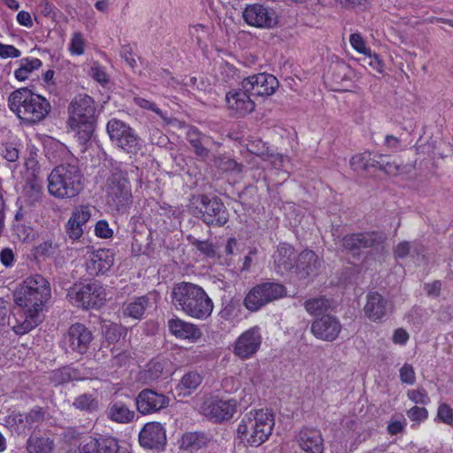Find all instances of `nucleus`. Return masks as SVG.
Masks as SVG:
<instances>
[{
  "mask_svg": "<svg viewBox=\"0 0 453 453\" xmlns=\"http://www.w3.org/2000/svg\"><path fill=\"white\" fill-rule=\"evenodd\" d=\"M50 296V284L39 273L28 276L16 288L13 300L17 307L8 324L17 335L27 334L42 321L41 313Z\"/></svg>",
  "mask_w": 453,
  "mask_h": 453,
  "instance_id": "obj_1",
  "label": "nucleus"
},
{
  "mask_svg": "<svg viewBox=\"0 0 453 453\" xmlns=\"http://www.w3.org/2000/svg\"><path fill=\"white\" fill-rule=\"evenodd\" d=\"M279 86L275 76L265 73L254 74L242 81L241 90L226 93V101L230 110L251 113L256 102L251 96L265 97L273 95Z\"/></svg>",
  "mask_w": 453,
  "mask_h": 453,
  "instance_id": "obj_2",
  "label": "nucleus"
},
{
  "mask_svg": "<svg viewBox=\"0 0 453 453\" xmlns=\"http://www.w3.org/2000/svg\"><path fill=\"white\" fill-rule=\"evenodd\" d=\"M172 301L177 309L197 319H207L213 310V303L203 288L191 282L176 284L172 290Z\"/></svg>",
  "mask_w": 453,
  "mask_h": 453,
  "instance_id": "obj_3",
  "label": "nucleus"
},
{
  "mask_svg": "<svg viewBox=\"0 0 453 453\" xmlns=\"http://www.w3.org/2000/svg\"><path fill=\"white\" fill-rule=\"evenodd\" d=\"M83 180L82 172L77 164H61L48 176V191L55 198L72 199L83 189Z\"/></svg>",
  "mask_w": 453,
  "mask_h": 453,
  "instance_id": "obj_4",
  "label": "nucleus"
},
{
  "mask_svg": "<svg viewBox=\"0 0 453 453\" xmlns=\"http://www.w3.org/2000/svg\"><path fill=\"white\" fill-rule=\"evenodd\" d=\"M273 426V414L268 410H257L244 415L238 425L237 435L250 446L258 447L272 434Z\"/></svg>",
  "mask_w": 453,
  "mask_h": 453,
  "instance_id": "obj_5",
  "label": "nucleus"
},
{
  "mask_svg": "<svg viewBox=\"0 0 453 453\" xmlns=\"http://www.w3.org/2000/svg\"><path fill=\"white\" fill-rule=\"evenodd\" d=\"M106 202L109 207L117 211L125 212L132 203L131 187L127 172L120 166H115L105 184Z\"/></svg>",
  "mask_w": 453,
  "mask_h": 453,
  "instance_id": "obj_6",
  "label": "nucleus"
},
{
  "mask_svg": "<svg viewBox=\"0 0 453 453\" xmlns=\"http://www.w3.org/2000/svg\"><path fill=\"white\" fill-rule=\"evenodd\" d=\"M387 236L382 232L366 231L345 234L342 239L344 250L352 256H359L364 250L372 254L381 255L387 252L385 242Z\"/></svg>",
  "mask_w": 453,
  "mask_h": 453,
  "instance_id": "obj_7",
  "label": "nucleus"
},
{
  "mask_svg": "<svg viewBox=\"0 0 453 453\" xmlns=\"http://www.w3.org/2000/svg\"><path fill=\"white\" fill-rule=\"evenodd\" d=\"M67 296L72 303L83 309L100 307L106 299L104 287L96 282L75 284L69 289Z\"/></svg>",
  "mask_w": 453,
  "mask_h": 453,
  "instance_id": "obj_8",
  "label": "nucleus"
},
{
  "mask_svg": "<svg viewBox=\"0 0 453 453\" xmlns=\"http://www.w3.org/2000/svg\"><path fill=\"white\" fill-rule=\"evenodd\" d=\"M12 111L16 113H50V103L40 95L33 94L27 88L17 89L9 96Z\"/></svg>",
  "mask_w": 453,
  "mask_h": 453,
  "instance_id": "obj_9",
  "label": "nucleus"
},
{
  "mask_svg": "<svg viewBox=\"0 0 453 453\" xmlns=\"http://www.w3.org/2000/svg\"><path fill=\"white\" fill-rule=\"evenodd\" d=\"M286 288L276 282H265L254 287L244 299L246 308L251 311L259 310L266 303L283 297Z\"/></svg>",
  "mask_w": 453,
  "mask_h": 453,
  "instance_id": "obj_10",
  "label": "nucleus"
},
{
  "mask_svg": "<svg viewBox=\"0 0 453 453\" xmlns=\"http://www.w3.org/2000/svg\"><path fill=\"white\" fill-rule=\"evenodd\" d=\"M197 202H199V205L196 209H198L200 218L208 226H221L228 221V211L220 199L209 198L207 196L202 195L198 196Z\"/></svg>",
  "mask_w": 453,
  "mask_h": 453,
  "instance_id": "obj_11",
  "label": "nucleus"
},
{
  "mask_svg": "<svg viewBox=\"0 0 453 453\" xmlns=\"http://www.w3.org/2000/svg\"><path fill=\"white\" fill-rule=\"evenodd\" d=\"M107 131L111 140L117 142L119 148L129 154H136L141 144L131 127L119 119H112L107 124Z\"/></svg>",
  "mask_w": 453,
  "mask_h": 453,
  "instance_id": "obj_12",
  "label": "nucleus"
},
{
  "mask_svg": "<svg viewBox=\"0 0 453 453\" xmlns=\"http://www.w3.org/2000/svg\"><path fill=\"white\" fill-rule=\"evenodd\" d=\"M242 17L247 24L256 27L273 28L278 24L276 12L265 4H248L242 12Z\"/></svg>",
  "mask_w": 453,
  "mask_h": 453,
  "instance_id": "obj_13",
  "label": "nucleus"
},
{
  "mask_svg": "<svg viewBox=\"0 0 453 453\" xmlns=\"http://www.w3.org/2000/svg\"><path fill=\"white\" fill-rule=\"evenodd\" d=\"M236 409L237 402L234 399L211 398L202 404L201 412L209 419L219 423L232 418Z\"/></svg>",
  "mask_w": 453,
  "mask_h": 453,
  "instance_id": "obj_14",
  "label": "nucleus"
},
{
  "mask_svg": "<svg viewBox=\"0 0 453 453\" xmlns=\"http://www.w3.org/2000/svg\"><path fill=\"white\" fill-rule=\"evenodd\" d=\"M93 335L91 331L81 323L72 325L64 338L66 349L84 354L89 348Z\"/></svg>",
  "mask_w": 453,
  "mask_h": 453,
  "instance_id": "obj_15",
  "label": "nucleus"
},
{
  "mask_svg": "<svg viewBox=\"0 0 453 453\" xmlns=\"http://www.w3.org/2000/svg\"><path fill=\"white\" fill-rule=\"evenodd\" d=\"M169 402L170 399L165 395L154 389L145 388L136 396V408L142 415L151 414L166 408Z\"/></svg>",
  "mask_w": 453,
  "mask_h": 453,
  "instance_id": "obj_16",
  "label": "nucleus"
},
{
  "mask_svg": "<svg viewBox=\"0 0 453 453\" xmlns=\"http://www.w3.org/2000/svg\"><path fill=\"white\" fill-rule=\"evenodd\" d=\"M261 342L262 336L259 327H251L237 338L234 344V354L242 359L250 358L257 352Z\"/></svg>",
  "mask_w": 453,
  "mask_h": 453,
  "instance_id": "obj_17",
  "label": "nucleus"
},
{
  "mask_svg": "<svg viewBox=\"0 0 453 453\" xmlns=\"http://www.w3.org/2000/svg\"><path fill=\"white\" fill-rule=\"evenodd\" d=\"M393 311V304L377 291L366 295V303L364 307L365 316L372 321H380L385 316Z\"/></svg>",
  "mask_w": 453,
  "mask_h": 453,
  "instance_id": "obj_18",
  "label": "nucleus"
},
{
  "mask_svg": "<svg viewBox=\"0 0 453 453\" xmlns=\"http://www.w3.org/2000/svg\"><path fill=\"white\" fill-rule=\"evenodd\" d=\"M311 330L317 338L333 342L338 337L342 325L337 318L324 315L312 322Z\"/></svg>",
  "mask_w": 453,
  "mask_h": 453,
  "instance_id": "obj_19",
  "label": "nucleus"
},
{
  "mask_svg": "<svg viewBox=\"0 0 453 453\" xmlns=\"http://www.w3.org/2000/svg\"><path fill=\"white\" fill-rule=\"evenodd\" d=\"M140 444L148 449H162L166 442L165 431L158 422L147 423L139 434Z\"/></svg>",
  "mask_w": 453,
  "mask_h": 453,
  "instance_id": "obj_20",
  "label": "nucleus"
},
{
  "mask_svg": "<svg viewBox=\"0 0 453 453\" xmlns=\"http://www.w3.org/2000/svg\"><path fill=\"white\" fill-rule=\"evenodd\" d=\"M69 132L78 137L81 143L88 142L95 130V115H71L67 121Z\"/></svg>",
  "mask_w": 453,
  "mask_h": 453,
  "instance_id": "obj_21",
  "label": "nucleus"
},
{
  "mask_svg": "<svg viewBox=\"0 0 453 453\" xmlns=\"http://www.w3.org/2000/svg\"><path fill=\"white\" fill-rule=\"evenodd\" d=\"M273 258L274 270L280 275L287 274L293 269L296 270L297 256L295 249L289 244H280Z\"/></svg>",
  "mask_w": 453,
  "mask_h": 453,
  "instance_id": "obj_22",
  "label": "nucleus"
},
{
  "mask_svg": "<svg viewBox=\"0 0 453 453\" xmlns=\"http://www.w3.org/2000/svg\"><path fill=\"white\" fill-rule=\"evenodd\" d=\"M296 440L300 449L307 453H324V440L318 429L303 428Z\"/></svg>",
  "mask_w": 453,
  "mask_h": 453,
  "instance_id": "obj_23",
  "label": "nucleus"
},
{
  "mask_svg": "<svg viewBox=\"0 0 453 453\" xmlns=\"http://www.w3.org/2000/svg\"><path fill=\"white\" fill-rule=\"evenodd\" d=\"M114 257L111 250L100 249L93 252L87 262V272L91 276L103 274L113 265Z\"/></svg>",
  "mask_w": 453,
  "mask_h": 453,
  "instance_id": "obj_24",
  "label": "nucleus"
},
{
  "mask_svg": "<svg viewBox=\"0 0 453 453\" xmlns=\"http://www.w3.org/2000/svg\"><path fill=\"white\" fill-rule=\"evenodd\" d=\"M118 441L111 437L92 438L86 442L81 453H119Z\"/></svg>",
  "mask_w": 453,
  "mask_h": 453,
  "instance_id": "obj_25",
  "label": "nucleus"
},
{
  "mask_svg": "<svg viewBox=\"0 0 453 453\" xmlns=\"http://www.w3.org/2000/svg\"><path fill=\"white\" fill-rule=\"evenodd\" d=\"M168 328L172 334L180 339L197 340L202 335L201 330L196 326L178 318L168 321Z\"/></svg>",
  "mask_w": 453,
  "mask_h": 453,
  "instance_id": "obj_26",
  "label": "nucleus"
},
{
  "mask_svg": "<svg viewBox=\"0 0 453 453\" xmlns=\"http://www.w3.org/2000/svg\"><path fill=\"white\" fill-rule=\"evenodd\" d=\"M319 265L318 256L312 250H303L297 257L296 273L300 278H306L315 273Z\"/></svg>",
  "mask_w": 453,
  "mask_h": 453,
  "instance_id": "obj_27",
  "label": "nucleus"
},
{
  "mask_svg": "<svg viewBox=\"0 0 453 453\" xmlns=\"http://www.w3.org/2000/svg\"><path fill=\"white\" fill-rule=\"evenodd\" d=\"M134 416V411L120 402L111 403L108 409V418L118 423L131 422Z\"/></svg>",
  "mask_w": 453,
  "mask_h": 453,
  "instance_id": "obj_28",
  "label": "nucleus"
},
{
  "mask_svg": "<svg viewBox=\"0 0 453 453\" xmlns=\"http://www.w3.org/2000/svg\"><path fill=\"white\" fill-rule=\"evenodd\" d=\"M203 378L196 372H187L176 387L179 395H191L202 383Z\"/></svg>",
  "mask_w": 453,
  "mask_h": 453,
  "instance_id": "obj_29",
  "label": "nucleus"
},
{
  "mask_svg": "<svg viewBox=\"0 0 453 453\" xmlns=\"http://www.w3.org/2000/svg\"><path fill=\"white\" fill-rule=\"evenodd\" d=\"M208 442V438L203 433L188 432L185 433L180 441V448L183 450H197L204 447Z\"/></svg>",
  "mask_w": 453,
  "mask_h": 453,
  "instance_id": "obj_30",
  "label": "nucleus"
},
{
  "mask_svg": "<svg viewBox=\"0 0 453 453\" xmlns=\"http://www.w3.org/2000/svg\"><path fill=\"white\" fill-rule=\"evenodd\" d=\"M54 441L49 437L31 435L27 441V453H52Z\"/></svg>",
  "mask_w": 453,
  "mask_h": 453,
  "instance_id": "obj_31",
  "label": "nucleus"
},
{
  "mask_svg": "<svg viewBox=\"0 0 453 453\" xmlns=\"http://www.w3.org/2000/svg\"><path fill=\"white\" fill-rule=\"evenodd\" d=\"M166 365L167 361L164 359L151 360L141 372V380L144 383H151L158 380L162 376Z\"/></svg>",
  "mask_w": 453,
  "mask_h": 453,
  "instance_id": "obj_32",
  "label": "nucleus"
},
{
  "mask_svg": "<svg viewBox=\"0 0 453 453\" xmlns=\"http://www.w3.org/2000/svg\"><path fill=\"white\" fill-rule=\"evenodd\" d=\"M73 406L81 411L92 413L99 410V400L96 394L84 393L74 398Z\"/></svg>",
  "mask_w": 453,
  "mask_h": 453,
  "instance_id": "obj_33",
  "label": "nucleus"
},
{
  "mask_svg": "<svg viewBox=\"0 0 453 453\" xmlns=\"http://www.w3.org/2000/svg\"><path fill=\"white\" fill-rule=\"evenodd\" d=\"M42 65V61L38 58H22L19 67L14 73V76L18 81H24L32 72L39 69Z\"/></svg>",
  "mask_w": 453,
  "mask_h": 453,
  "instance_id": "obj_34",
  "label": "nucleus"
},
{
  "mask_svg": "<svg viewBox=\"0 0 453 453\" xmlns=\"http://www.w3.org/2000/svg\"><path fill=\"white\" fill-rule=\"evenodd\" d=\"M148 298L145 296L137 297L134 301L126 304L124 314L133 319H141L148 306Z\"/></svg>",
  "mask_w": 453,
  "mask_h": 453,
  "instance_id": "obj_35",
  "label": "nucleus"
},
{
  "mask_svg": "<svg viewBox=\"0 0 453 453\" xmlns=\"http://www.w3.org/2000/svg\"><path fill=\"white\" fill-rule=\"evenodd\" d=\"M331 307V303L326 297L320 296L304 302V308L311 315H321Z\"/></svg>",
  "mask_w": 453,
  "mask_h": 453,
  "instance_id": "obj_36",
  "label": "nucleus"
},
{
  "mask_svg": "<svg viewBox=\"0 0 453 453\" xmlns=\"http://www.w3.org/2000/svg\"><path fill=\"white\" fill-rule=\"evenodd\" d=\"M73 113H93L95 111L94 100L84 95L78 96L71 104Z\"/></svg>",
  "mask_w": 453,
  "mask_h": 453,
  "instance_id": "obj_37",
  "label": "nucleus"
},
{
  "mask_svg": "<svg viewBox=\"0 0 453 453\" xmlns=\"http://www.w3.org/2000/svg\"><path fill=\"white\" fill-rule=\"evenodd\" d=\"M347 72H349V66L344 64H336L332 66V81L334 83L335 88L334 89H342L343 82L348 81Z\"/></svg>",
  "mask_w": 453,
  "mask_h": 453,
  "instance_id": "obj_38",
  "label": "nucleus"
},
{
  "mask_svg": "<svg viewBox=\"0 0 453 453\" xmlns=\"http://www.w3.org/2000/svg\"><path fill=\"white\" fill-rule=\"evenodd\" d=\"M188 140L194 148L196 154L200 157H206L209 155V150L203 146L200 133L196 128H191L188 132Z\"/></svg>",
  "mask_w": 453,
  "mask_h": 453,
  "instance_id": "obj_39",
  "label": "nucleus"
},
{
  "mask_svg": "<svg viewBox=\"0 0 453 453\" xmlns=\"http://www.w3.org/2000/svg\"><path fill=\"white\" fill-rule=\"evenodd\" d=\"M58 247L51 240H46L34 248L33 255L36 259L49 257L56 252Z\"/></svg>",
  "mask_w": 453,
  "mask_h": 453,
  "instance_id": "obj_40",
  "label": "nucleus"
},
{
  "mask_svg": "<svg viewBox=\"0 0 453 453\" xmlns=\"http://www.w3.org/2000/svg\"><path fill=\"white\" fill-rule=\"evenodd\" d=\"M214 164L224 172H235L239 173L242 171V165L232 158L218 157H215Z\"/></svg>",
  "mask_w": 453,
  "mask_h": 453,
  "instance_id": "obj_41",
  "label": "nucleus"
},
{
  "mask_svg": "<svg viewBox=\"0 0 453 453\" xmlns=\"http://www.w3.org/2000/svg\"><path fill=\"white\" fill-rule=\"evenodd\" d=\"M247 150L251 154L260 157L264 160L266 157H269L270 149L261 139H253L249 141V143L247 144Z\"/></svg>",
  "mask_w": 453,
  "mask_h": 453,
  "instance_id": "obj_42",
  "label": "nucleus"
},
{
  "mask_svg": "<svg viewBox=\"0 0 453 453\" xmlns=\"http://www.w3.org/2000/svg\"><path fill=\"white\" fill-rule=\"evenodd\" d=\"M45 418V411L41 407H35L25 413V426L31 429L34 426L42 423Z\"/></svg>",
  "mask_w": 453,
  "mask_h": 453,
  "instance_id": "obj_43",
  "label": "nucleus"
},
{
  "mask_svg": "<svg viewBox=\"0 0 453 453\" xmlns=\"http://www.w3.org/2000/svg\"><path fill=\"white\" fill-rule=\"evenodd\" d=\"M370 156V152H365L352 157L349 162L350 166L354 171L357 172L368 170V161Z\"/></svg>",
  "mask_w": 453,
  "mask_h": 453,
  "instance_id": "obj_44",
  "label": "nucleus"
},
{
  "mask_svg": "<svg viewBox=\"0 0 453 453\" xmlns=\"http://www.w3.org/2000/svg\"><path fill=\"white\" fill-rule=\"evenodd\" d=\"M90 216L91 213L88 206H80L73 211L69 219H71L72 222L77 223L82 226L88 221Z\"/></svg>",
  "mask_w": 453,
  "mask_h": 453,
  "instance_id": "obj_45",
  "label": "nucleus"
},
{
  "mask_svg": "<svg viewBox=\"0 0 453 453\" xmlns=\"http://www.w3.org/2000/svg\"><path fill=\"white\" fill-rule=\"evenodd\" d=\"M407 396L410 400L418 404L426 405L430 402V398L423 388L409 390Z\"/></svg>",
  "mask_w": 453,
  "mask_h": 453,
  "instance_id": "obj_46",
  "label": "nucleus"
},
{
  "mask_svg": "<svg viewBox=\"0 0 453 453\" xmlns=\"http://www.w3.org/2000/svg\"><path fill=\"white\" fill-rule=\"evenodd\" d=\"M437 418L446 425L453 426V409L447 403H441L438 407Z\"/></svg>",
  "mask_w": 453,
  "mask_h": 453,
  "instance_id": "obj_47",
  "label": "nucleus"
},
{
  "mask_svg": "<svg viewBox=\"0 0 453 453\" xmlns=\"http://www.w3.org/2000/svg\"><path fill=\"white\" fill-rule=\"evenodd\" d=\"M238 308H239L238 302L230 300L221 309L219 315L225 320H232L233 319H234L235 317L238 316Z\"/></svg>",
  "mask_w": 453,
  "mask_h": 453,
  "instance_id": "obj_48",
  "label": "nucleus"
},
{
  "mask_svg": "<svg viewBox=\"0 0 453 453\" xmlns=\"http://www.w3.org/2000/svg\"><path fill=\"white\" fill-rule=\"evenodd\" d=\"M0 153L9 162H16L19 159V150L12 143L1 144Z\"/></svg>",
  "mask_w": 453,
  "mask_h": 453,
  "instance_id": "obj_49",
  "label": "nucleus"
},
{
  "mask_svg": "<svg viewBox=\"0 0 453 453\" xmlns=\"http://www.w3.org/2000/svg\"><path fill=\"white\" fill-rule=\"evenodd\" d=\"M349 42L357 51L366 56H371V50L366 48L365 41L360 34H352L349 37Z\"/></svg>",
  "mask_w": 453,
  "mask_h": 453,
  "instance_id": "obj_50",
  "label": "nucleus"
},
{
  "mask_svg": "<svg viewBox=\"0 0 453 453\" xmlns=\"http://www.w3.org/2000/svg\"><path fill=\"white\" fill-rule=\"evenodd\" d=\"M192 245H194L200 252L204 254L209 257H212L215 256V249L214 245L211 242L207 241H199L197 239H193L191 241Z\"/></svg>",
  "mask_w": 453,
  "mask_h": 453,
  "instance_id": "obj_51",
  "label": "nucleus"
},
{
  "mask_svg": "<svg viewBox=\"0 0 453 453\" xmlns=\"http://www.w3.org/2000/svg\"><path fill=\"white\" fill-rule=\"evenodd\" d=\"M400 380L403 383L412 385L415 383L416 376L411 365L404 364L400 369Z\"/></svg>",
  "mask_w": 453,
  "mask_h": 453,
  "instance_id": "obj_52",
  "label": "nucleus"
},
{
  "mask_svg": "<svg viewBox=\"0 0 453 453\" xmlns=\"http://www.w3.org/2000/svg\"><path fill=\"white\" fill-rule=\"evenodd\" d=\"M407 416L412 421H423L427 418L428 411L425 407L414 406L407 411Z\"/></svg>",
  "mask_w": 453,
  "mask_h": 453,
  "instance_id": "obj_53",
  "label": "nucleus"
},
{
  "mask_svg": "<svg viewBox=\"0 0 453 453\" xmlns=\"http://www.w3.org/2000/svg\"><path fill=\"white\" fill-rule=\"evenodd\" d=\"M72 53L81 55L84 52V40L81 33H75L70 44Z\"/></svg>",
  "mask_w": 453,
  "mask_h": 453,
  "instance_id": "obj_54",
  "label": "nucleus"
},
{
  "mask_svg": "<svg viewBox=\"0 0 453 453\" xmlns=\"http://www.w3.org/2000/svg\"><path fill=\"white\" fill-rule=\"evenodd\" d=\"M403 169L404 166L403 165L390 162L388 158L384 160L382 171L389 176H396L403 173Z\"/></svg>",
  "mask_w": 453,
  "mask_h": 453,
  "instance_id": "obj_55",
  "label": "nucleus"
},
{
  "mask_svg": "<svg viewBox=\"0 0 453 453\" xmlns=\"http://www.w3.org/2000/svg\"><path fill=\"white\" fill-rule=\"evenodd\" d=\"M21 55L19 50L15 48L13 45L4 44L0 42V58H19Z\"/></svg>",
  "mask_w": 453,
  "mask_h": 453,
  "instance_id": "obj_56",
  "label": "nucleus"
},
{
  "mask_svg": "<svg viewBox=\"0 0 453 453\" xmlns=\"http://www.w3.org/2000/svg\"><path fill=\"white\" fill-rule=\"evenodd\" d=\"M66 233L69 238L78 240L82 235L83 229L81 226L69 219L66 225Z\"/></svg>",
  "mask_w": 453,
  "mask_h": 453,
  "instance_id": "obj_57",
  "label": "nucleus"
},
{
  "mask_svg": "<svg viewBox=\"0 0 453 453\" xmlns=\"http://www.w3.org/2000/svg\"><path fill=\"white\" fill-rule=\"evenodd\" d=\"M16 230L19 239L23 242H29L34 239L35 233L32 227L19 224L16 226Z\"/></svg>",
  "mask_w": 453,
  "mask_h": 453,
  "instance_id": "obj_58",
  "label": "nucleus"
},
{
  "mask_svg": "<svg viewBox=\"0 0 453 453\" xmlns=\"http://www.w3.org/2000/svg\"><path fill=\"white\" fill-rule=\"evenodd\" d=\"M95 232L101 238H109L112 235V230L105 220H100L96 223Z\"/></svg>",
  "mask_w": 453,
  "mask_h": 453,
  "instance_id": "obj_59",
  "label": "nucleus"
},
{
  "mask_svg": "<svg viewBox=\"0 0 453 453\" xmlns=\"http://www.w3.org/2000/svg\"><path fill=\"white\" fill-rule=\"evenodd\" d=\"M26 193H27V196H28L29 198L31 199V202H30L31 203L37 202L41 198V195H42L41 188L39 186L35 185V183H30L26 188Z\"/></svg>",
  "mask_w": 453,
  "mask_h": 453,
  "instance_id": "obj_60",
  "label": "nucleus"
},
{
  "mask_svg": "<svg viewBox=\"0 0 453 453\" xmlns=\"http://www.w3.org/2000/svg\"><path fill=\"white\" fill-rule=\"evenodd\" d=\"M120 55L129 65L130 67L134 68L136 65V60L134 57L133 50L129 45H125L122 47Z\"/></svg>",
  "mask_w": 453,
  "mask_h": 453,
  "instance_id": "obj_61",
  "label": "nucleus"
},
{
  "mask_svg": "<svg viewBox=\"0 0 453 453\" xmlns=\"http://www.w3.org/2000/svg\"><path fill=\"white\" fill-rule=\"evenodd\" d=\"M70 379L69 374H67L63 370H57L54 371L50 376V380L55 383L56 385L65 383L68 381Z\"/></svg>",
  "mask_w": 453,
  "mask_h": 453,
  "instance_id": "obj_62",
  "label": "nucleus"
},
{
  "mask_svg": "<svg viewBox=\"0 0 453 453\" xmlns=\"http://www.w3.org/2000/svg\"><path fill=\"white\" fill-rule=\"evenodd\" d=\"M409 339V334L403 328H397L393 334V342L395 344H405Z\"/></svg>",
  "mask_w": 453,
  "mask_h": 453,
  "instance_id": "obj_63",
  "label": "nucleus"
},
{
  "mask_svg": "<svg viewBox=\"0 0 453 453\" xmlns=\"http://www.w3.org/2000/svg\"><path fill=\"white\" fill-rule=\"evenodd\" d=\"M405 422L402 421H391L388 423L387 430L391 435H395L403 432Z\"/></svg>",
  "mask_w": 453,
  "mask_h": 453,
  "instance_id": "obj_64",
  "label": "nucleus"
}]
</instances>
